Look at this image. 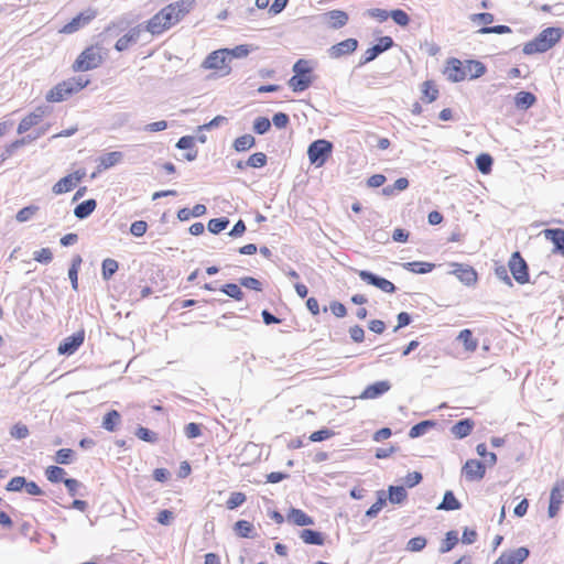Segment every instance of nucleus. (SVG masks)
Listing matches in <instances>:
<instances>
[{"label": "nucleus", "mask_w": 564, "mask_h": 564, "mask_svg": "<svg viewBox=\"0 0 564 564\" xmlns=\"http://www.w3.org/2000/svg\"><path fill=\"white\" fill-rule=\"evenodd\" d=\"M89 84V79L84 76L72 77L55 85L46 95L50 102H61L73 94L78 93Z\"/></svg>", "instance_id": "obj_1"}, {"label": "nucleus", "mask_w": 564, "mask_h": 564, "mask_svg": "<svg viewBox=\"0 0 564 564\" xmlns=\"http://www.w3.org/2000/svg\"><path fill=\"white\" fill-rule=\"evenodd\" d=\"M561 36L560 28H546L536 37L524 44L523 53L527 55L544 53L553 47L561 40Z\"/></svg>", "instance_id": "obj_2"}, {"label": "nucleus", "mask_w": 564, "mask_h": 564, "mask_svg": "<svg viewBox=\"0 0 564 564\" xmlns=\"http://www.w3.org/2000/svg\"><path fill=\"white\" fill-rule=\"evenodd\" d=\"M195 6L194 0H180L164 7L160 15L165 24L166 30L178 23Z\"/></svg>", "instance_id": "obj_3"}, {"label": "nucleus", "mask_w": 564, "mask_h": 564, "mask_svg": "<svg viewBox=\"0 0 564 564\" xmlns=\"http://www.w3.org/2000/svg\"><path fill=\"white\" fill-rule=\"evenodd\" d=\"M294 75L289 79V87L295 91H303L310 87L312 84V67L310 62L306 59H299L293 65Z\"/></svg>", "instance_id": "obj_4"}, {"label": "nucleus", "mask_w": 564, "mask_h": 564, "mask_svg": "<svg viewBox=\"0 0 564 564\" xmlns=\"http://www.w3.org/2000/svg\"><path fill=\"white\" fill-rule=\"evenodd\" d=\"M102 63L101 50L98 46H89L84 50L73 64L75 72H86L97 68Z\"/></svg>", "instance_id": "obj_5"}, {"label": "nucleus", "mask_w": 564, "mask_h": 564, "mask_svg": "<svg viewBox=\"0 0 564 564\" xmlns=\"http://www.w3.org/2000/svg\"><path fill=\"white\" fill-rule=\"evenodd\" d=\"M228 48L217 50L210 53L203 62L205 69H216L226 75L230 72Z\"/></svg>", "instance_id": "obj_6"}, {"label": "nucleus", "mask_w": 564, "mask_h": 564, "mask_svg": "<svg viewBox=\"0 0 564 564\" xmlns=\"http://www.w3.org/2000/svg\"><path fill=\"white\" fill-rule=\"evenodd\" d=\"M333 143H310L307 155L311 164L322 166L332 154Z\"/></svg>", "instance_id": "obj_7"}, {"label": "nucleus", "mask_w": 564, "mask_h": 564, "mask_svg": "<svg viewBox=\"0 0 564 564\" xmlns=\"http://www.w3.org/2000/svg\"><path fill=\"white\" fill-rule=\"evenodd\" d=\"M509 268L514 280L520 283H527L529 281V272L527 262L520 256V252L516 251L512 253Z\"/></svg>", "instance_id": "obj_8"}, {"label": "nucleus", "mask_w": 564, "mask_h": 564, "mask_svg": "<svg viewBox=\"0 0 564 564\" xmlns=\"http://www.w3.org/2000/svg\"><path fill=\"white\" fill-rule=\"evenodd\" d=\"M96 15L97 11L95 9L88 8L75 18H73L70 22L65 24L62 29V32L66 34L74 33L83 26L87 25L90 21H93L96 18Z\"/></svg>", "instance_id": "obj_9"}, {"label": "nucleus", "mask_w": 564, "mask_h": 564, "mask_svg": "<svg viewBox=\"0 0 564 564\" xmlns=\"http://www.w3.org/2000/svg\"><path fill=\"white\" fill-rule=\"evenodd\" d=\"M358 275L364 282L373 285L386 293H393L395 291V286L392 282L370 271L360 270Z\"/></svg>", "instance_id": "obj_10"}, {"label": "nucleus", "mask_w": 564, "mask_h": 564, "mask_svg": "<svg viewBox=\"0 0 564 564\" xmlns=\"http://www.w3.org/2000/svg\"><path fill=\"white\" fill-rule=\"evenodd\" d=\"M85 332L78 330L72 336L66 337L57 348L59 355L70 356L73 355L84 343Z\"/></svg>", "instance_id": "obj_11"}, {"label": "nucleus", "mask_w": 564, "mask_h": 564, "mask_svg": "<svg viewBox=\"0 0 564 564\" xmlns=\"http://www.w3.org/2000/svg\"><path fill=\"white\" fill-rule=\"evenodd\" d=\"M564 481L560 480L553 486L550 495V503L547 513L550 518H554L560 511L563 502Z\"/></svg>", "instance_id": "obj_12"}, {"label": "nucleus", "mask_w": 564, "mask_h": 564, "mask_svg": "<svg viewBox=\"0 0 564 564\" xmlns=\"http://www.w3.org/2000/svg\"><path fill=\"white\" fill-rule=\"evenodd\" d=\"M444 74L453 83H458L467 77V72L464 68V63L457 58H451L447 61Z\"/></svg>", "instance_id": "obj_13"}, {"label": "nucleus", "mask_w": 564, "mask_h": 564, "mask_svg": "<svg viewBox=\"0 0 564 564\" xmlns=\"http://www.w3.org/2000/svg\"><path fill=\"white\" fill-rule=\"evenodd\" d=\"M462 471L467 480L474 481L485 476L486 467L480 460L469 459L463 466Z\"/></svg>", "instance_id": "obj_14"}, {"label": "nucleus", "mask_w": 564, "mask_h": 564, "mask_svg": "<svg viewBox=\"0 0 564 564\" xmlns=\"http://www.w3.org/2000/svg\"><path fill=\"white\" fill-rule=\"evenodd\" d=\"M144 31L142 24H139L134 28H131L123 36L118 39L115 44V48L118 52L126 51L131 44H134L139 41L141 33Z\"/></svg>", "instance_id": "obj_15"}, {"label": "nucleus", "mask_w": 564, "mask_h": 564, "mask_svg": "<svg viewBox=\"0 0 564 564\" xmlns=\"http://www.w3.org/2000/svg\"><path fill=\"white\" fill-rule=\"evenodd\" d=\"M358 47V41L356 39L344 40L328 48V55L332 58H339L344 55H348L355 52Z\"/></svg>", "instance_id": "obj_16"}, {"label": "nucleus", "mask_w": 564, "mask_h": 564, "mask_svg": "<svg viewBox=\"0 0 564 564\" xmlns=\"http://www.w3.org/2000/svg\"><path fill=\"white\" fill-rule=\"evenodd\" d=\"M391 389V383L388 380L377 381L366 387L359 395L362 400L377 399Z\"/></svg>", "instance_id": "obj_17"}, {"label": "nucleus", "mask_w": 564, "mask_h": 564, "mask_svg": "<svg viewBox=\"0 0 564 564\" xmlns=\"http://www.w3.org/2000/svg\"><path fill=\"white\" fill-rule=\"evenodd\" d=\"M530 555L528 547L521 546L516 550L505 551L500 557L505 564H522Z\"/></svg>", "instance_id": "obj_18"}, {"label": "nucleus", "mask_w": 564, "mask_h": 564, "mask_svg": "<svg viewBox=\"0 0 564 564\" xmlns=\"http://www.w3.org/2000/svg\"><path fill=\"white\" fill-rule=\"evenodd\" d=\"M196 143H175L176 152L172 155L177 161H194L197 158Z\"/></svg>", "instance_id": "obj_19"}, {"label": "nucleus", "mask_w": 564, "mask_h": 564, "mask_svg": "<svg viewBox=\"0 0 564 564\" xmlns=\"http://www.w3.org/2000/svg\"><path fill=\"white\" fill-rule=\"evenodd\" d=\"M325 20L330 29L337 30L348 22V14L341 10H332L324 14Z\"/></svg>", "instance_id": "obj_20"}, {"label": "nucleus", "mask_w": 564, "mask_h": 564, "mask_svg": "<svg viewBox=\"0 0 564 564\" xmlns=\"http://www.w3.org/2000/svg\"><path fill=\"white\" fill-rule=\"evenodd\" d=\"M286 520L295 525H299V527H305V525H313L314 524V520L312 517H310L308 514H306L304 511H302L301 509H296V508H291L288 516H286Z\"/></svg>", "instance_id": "obj_21"}, {"label": "nucleus", "mask_w": 564, "mask_h": 564, "mask_svg": "<svg viewBox=\"0 0 564 564\" xmlns=\"http://www.w3.org/2000/svg\"><path fill=\"white\" fill-rule=\"evenodd\" d=\"M456 269L453 273L466 285H471L477 280L476 271L469 267L464 264H455Z\"/></svg>", "instance_id": "obj_22"}, {"label": "nucleus", "mask_w": 564, "mask_h": 564, "mask_svg": "<svg viewBox=\"0 0 564 564\" xmlns=\"http://www.w3.org/2000/svg\"><path fill=\"white\" fill-rule=\"evenodd\" d=\"M544 236L546 239L551 240L554 245V251L564 254V229L555 228V229H545Z\"/></svg>", "instance_id": "obj_23"}, {"label": "nucleus", "mask_w": 564, "mask_h": 564, "mask_svg": "<svg viewBox=\"0 0 564 564\" xmlns=\"http://www.w3.org/2000/svg\"><path fill=\"white\" fill-rule=\"evenodd\" d=\"M474 427V422L469 419H464L454 424L451 429L452 434L457 438L468 436Z\"/></svg>", "instance_id": "obj_24"}, {"label": "nucleus", "mask_w": 564, "mask_h": 564, "mask_svg": "<svg viewBox=\"0 0 564 564\" xmlns=\"http://www.w3.org/2000/svg\"><path fill=\"white\" fill-rule=\"evenodd\" d=\"M122 159H123L122 152L113 151V152L106 153L99 158L98 169H99V171L110 169V167L115 166L116 164L120 163L122 161Z\"/></svg>", "instance_id": "obj_25"}, {"label": "nucleus", "mask_w": 564, "mask_h": 564, "mask_svg": "<svg viewBox=\"0 0 564 564\" xmlns=\"http://www.w3.org/2000/svg\"><path fill=\"white\" fill-rule=\"evenodd\" d=\"M42 115L43 111L39 110L24 117L19 123L18 133L22 134L29 131L33 126L37 124L41 121Z\"/></svg>", "instance_id": "obj_26"}, {"label": "nucleus", "mask_w": 564, "mask_h": 564, "mask_svg": "<svg viewBox=\"0 0 564 564\" xmlns=\"http://www.w3.org/2000/svg\"><path fill=\"white\" fill-rule=\"evenodd\" d=\"M536 101L535 96L530 91H519L514 97V105L518 109L527 110Z\"/></svg>", "instance_id": "obj_27"}, {"label": "nucleus", "mask_w": 564, "mask_h": 564, "mask_svg": "<svg viewBox=\"0 0 564 564\" xmlns=\"http://www.w3.org/2000/svg\"><path fill=\"white\" fill-rule=\"evenodd\" d=\"M462 503L456 499L453 491L447 490L444 494L442 502L437 506V510L454 511L459 510Z\"/></svg>", "instance_id": "obj_28"}, {"label": "nucleus", "mask_w": 564, "mask_h": 564, "mask_svg": "<svg viewBox=\"0 0 564 564\" xmlns=\"http://www.w3.org/2000/svg\"><path fill=\"white\" fill-rule=\"evenodd\" d=\"M96 206L97 203L93 198L84 200L75 207L74 215L78 219H85L96 209Z\"/></svg>", "instance_id": "obj_29"}, {"label": "nucleus", "mask_w": 564, "mask_h": 564, "mask_svg": "<svg viewBox=\"0 0 564 564\" xmlns=\"http://www.w3.org/2000/svg\"><path fill=\"white\" fill-rule=\"evenodd\" d=\"M121 422V415L117 410H111L106 413L102 419L101 426L109 432H115Z\"/></svg>", "instance_id": "obj_30"}, {"label": "nucleus", "mask_w": 564, "mask_h": 564, "mask_svg": "<svg viewBox=\"0 0 564 564\" xmlns=\"http://www.w3.org/2000/svg\"><path fill=\"white\" fill-rule=\"evenodd\" d=\"M464 68L470 79L478 78L486 73V66L479 61H466L464 63Z\"/></svg>", "instance_id": "obj_31"}, {"label": "nucleus", "mask_w": 564, "mask_h": 564, "mask_svg": "<svg viewBox=\"0 0 564 564\" xmlns=\"http://www.w3.org/2000/svg\"><path fill=\"white\" fill-rule=\"evenodd\" d=\"M300 538L306 544H312V545H323L324 544L323 534L315 530L303 529L300 532Z\"/></svg>", "instance_id": "obj_32"}, {"label": "nucleus", "mask_w": 564, "mask_h": 564, "mask_svg": "<svg viewBox=\"0 0 564 564\" xmlns=\"http://www.w3.org/2000/svg\"><path fill=\"white\" fill-rule=\"evenodd\" d=\"M143 29L145 31L150 32L152 35H159V34L163 33L166 30V28H165V24L163 23L161 15H160V12L154 14L147 22V24Z\"/></svg>", "instance_id": "obj_33"}, {"label": "nucleus", "mask_w": 564, "mask_h": 564, "mask_svg": "<svg viewBox=\"0 0 564 564\" xmlns=\"http://www.w3.org/2000/svg\"><path fill=\"white\" fill-rule=\"evenodd\" d=\"M402 267L410 272L424 274L431 272L434 268V264L423 261H413L402 263Z\"/></svg>", "instance_id": "obj_34"}, {"label": "nucleus", "mask_w": 564, "mask_h": 564, "mask_svg": "<svg viewBox=\"0 0 564 564\" xmlns=\"http://www.w3.org/2000/svg\"><path fill=\"white\" fill-rule=\"evenodd\" d=\"M234 531L240 538H254L252 534L254 532V527L251 522L247 520H239L234 525Z\"/></svg>", "instance_id": "obj_35"}, {"label": "nucleus", "mask_w": 564, "mask_h": 564, "mask_svg": "<svg viewBox=\"0 0 564 564\" xmlns=\"http://www.w3.org/2000/svg\"><path fill=\"white\" fill-rule=\"evenodd\" d=\"M435 425H436L435 421H431V420L422 421L410 429L409 436L411 438L420 437V436L424 435L430 429L434 427Z\"/></svg>", "instance_id": "obj_36"}, {"label": "nucleus", "mask_w": 564, "mask_h": 564, "mask_svg": "<svg viewBox=\"0 0 564 564\" xmlns=\"http://www.w3.org/2000/svg\"><path fill=\"white\" fill-rule=\"evenodd\" d=\"M76 184L74 183L72 176L68 174L62 177L56 184H54L52 191L56 195H61L72 191Z\"/></svg>", "instance_id": "obj_37"}, {"label": "nucleus", "mask_w": 564, "mask_h": 564, "mask_svg": "<svg viewBox=\"0 0 564 564\" xmlns=\"http://www.w3.org/2000/svg\"><path fill=\"white\" fill-rule=\"evenodd\" d=\"M457 339L464 344L467 351H475L478 346V341L473 337V333L469 329H463Z\"/></svg>", "instance_id": "obj_38"}, {"label": "nucleus", "mask_w": 564, "mask_h": 564, "mask_svg": "<svg viewBox=\"0 0 564 564\" xmlns=\"http://www.w3.org/2000/svg\"><path fill=\"white\" fill-rule=\"evenodd\" d=\"M494 160L490 154L481 153L476 158V166L482 174H489L492 169Z\"/></svg>", "instance_id": "obj_39"}, {"label": "nucleus", "mask_w": 564, "mask_h": 564, "mask_svg": "<svg viewBox=\"0 0 564 564\" xmlns=\"http://www.w3.org/2000/svg\"><path fill=\"white\" fill-rule=\"evenodd\" d=\"M389 500L391 503L400 505L406 499V490L402 486H390L389 489Z\"/></svg>", "instance_id": "obj_40"}, {"label": "nucleus", "mask_w": 564, "mask_h": 564, "mask_svg": "<svg viewBox=\"0 0 564 564\" xmlns=\"http://www.w3.org/2000/svg\"><path fill=\"white\" fill-rule=\"evenodd\" d=\"M458 542V533L456 531H448L442 545L440 547L441 553L449 552Z\"/></svg>", "instance_id": "obj_41"}, {"label": "nucleus", "mask_w": 564, "mask_h": 564, "mask_svg": "<svg viewBox=\"0 0 564 564\" xmlns=\"http://www.w3.org/2000/svg\"><path fill=\"white\" fill-rule=\"evenodd\" d=\"M229 225V219L226 217L213 218L208 221L207 228L212 234H219L225 230Z\"/></svg>", "instance_id": "obj_42"}, {"label": "nucleus", "mask_w": 564, "mask_h": 564, "mask_svg": "<svg viewBox=\"0 0 564 564\" xmlns=\"http://www.w3.org/2000/svg\"><path fill=\"white\" fill-rule=\"evenodd\" d=\"M118 270V262L113 259H105L102 261L101 274L104 280H109Z\"/></svg>", "instance_id": "obj_43"}, {"label": "nucleus", "mask_w": 564, "mask_h": 564, "mask_svg": "<svg viewBox=\"0 0 564 564\" xmlns=\"http://www.w3.org/2000/svg\"><path fill=\"white\" fill-rule=\"evenodd\" d=\"M39 209L40 208L36 205H30V206L23 207L22 209H20L17 213L15 219L19 223H25V221L30 220L39 212Z\"/></svg>", "instance_id": "obj_44"}, {"label": "nucleus", "mask_w": 564, "mask_h": 564, "mask_svg": "<svg viewBox=\"0 0 564 564\" xmlns=\"http://www.w3.org/2000/svg\"><path fill=\"white\" fill-rule=\"evenodd\" d=\"M220 290L226 295L237 301H241L243 299V292L241 291L240 286L235 283H227Z\"/></svg>", "instance_id": "obj_45"}, {"label": "nucleus", "mask_w": 564, "mask_h": 564, "mask_svg": "<svg viewBox=\"0 0 564 564\" xmlns=\"http://www.w3.org/2000/svg\"><path fill=\"white\" fill-rule=\"evenodd\" d=\"M65 470L58 466H48L45 470V476L51 482L63 481Z\"/></svg>", "instance_id": "obj_46"}, {"label": "nucleus", "mask_w": 564, "mask_h": 564, "mask_svg": "<svg viewBox=\"0 0 564 564\" xmlns=\"http://www.w3.org/2000/svg\"><path fill=\"white\" fill-rule=\"evenodd\" d=\"M75 452L70 448H61L56 452L55 462L58 464H69L73 462Z\"/></svg>", "instance_id": "obj_47"}, {"label": "nucleus", "mask_w": 564, "mask_h": 564, "mask_svg": "<svg viewBox=\"0 0 564 564\" xmlns=\"http://www.w3.org/2000/svg\"><path fill=\"white\" fill-rule=\"evenodd\" d=\"M378 500L366 511V517L375 518L386 505V498L383 491H379Z\"/></svg>", "instance_id": "obj_48"}, {"label": "nucleus", "mask_w": 564, "mask_h": 564, "mask_svg": "<svg viewBox=\"0 0 564 564\" xmlns=\"http://www.w3.org/2000/svg\"><path fill=\"white\" fill-rule=\"evenodd\" d=\"M422 91L427 102L434 101L438 96V89L432 82L429 80L423 83Z\"/></svg>", "instance_id": "obj_49"}, {"label": "nucleus", "mask_w": 564, "mask_h": 564, "mask_svg": "<svg viewBox=\"0 0 564 564\" xmlns=\"http://www.w3.org/2000/svg\"><path fill=\"white\" fill-rule=\"evenodd\" d=\"M389 17L400 26H406L410 22L408 13L401 9H395L389 12Z\"/></svg>", "instance_id": "obj_50"}, {"label": "nucleus", "mask_w": 564, "mask_h": 564, "mask_svg": "<svg viewBox=\"0 0 564 564\" xmlns=\"http://www.w3.org/2000/svg\"><path fill=\"white\" fill-rule=\"evenodd\" d=\"M426 539L424 536H415L408 541L406 551L420 552L426 546Z\"/></svg>", "instance_id": "obj_51"}, {"label": "nucleus", "mask_w": 564, "mask_h": 564, "mask_svg": "<svg viewBox=\"0 0 564 564\" xmlns=\"http://www.w3.org/2000/svg\"><path fill=\"white\" fill-rule=\"evenodd\" d=\"M135 436L144 442L149 443H155L158 441L156 433L152 432L151 430L139 426L135 431Z\"/></svg>", "instance_id": "obj_52"}, {"label": "nucleus", "mask_w": 564, "mask_h": 564, "mask_svg": "<svg viewBox=\"0 0 564 564\" xmlns=\"http://www.w3.org/2000/svg\"><path fill=\"white\" fill-rule=\"evenodd\" d=\"M246 495L242 492H232L226 502V507L229 510H234L241 506L246 501Z\"/></svg>", "instance_id": "obj_53"}, {"label": "nucleus", "mask_w": 564, "mask_h": 564, "mask_svg": "<svg viewBox=\"0 0 564 564\" xmlns=\"http://www.w3.org/2000/svg\"><path fill=\"white\" fill-rule=\"evenodd\" d=\"M271 127V121L265 117H257L253 121V130L258 134L265 133Z\"/></svg>", "instance_id": "obj_54"}, {"label": "nucleus", "mask_w": 564, "mask_h": 564, "mask_svg": "<svg viewBox=\"0 0 564 564\" xmlns=\"http://www.w3.org/2000/svg\"><path fill=\"white\" fill-rule=\"evenodd\" d=\"M33 259L40 263L47 264L53 259V253L50 248H42L37 251H34Z\"/></svg>", "instance_id": "obj_55"}, {"label": "nucleus", "mask_w": 564, "mask_h": 564, "mask_svg": "<svg viewBox=\"0 0 564 564\" xmlns=\"http://www.w3.org/2000/svg\"><path fill=\"white\" fill-rule=\"evenodd\" d=\"M267 163V155L262 152L254 153L246 161V165L251 167H262Z\"/></svg>", "instance_id": "obj_56"}, {"label": "nucleus", "mask_w": 564, "mask_h": 564, "mask_svg": "<svg viewBox=\"0 0 564 564\" xmlns=\"http://www.w3.org/2000/svg\"><path fill=\"white\" fill-rule=\"evenodd\" d=\"M381 54V48L377 45H373L371 47H369L362 58L360 59L359 62V65H365L367 63H370L371 61H373L375 58H377L379 55Z\"/></svg>", "instance_id": "obj_57"}, {"label": "nucleus", "mask_w": 564, "mask_h": 564, "mask_svg": "<svg viewBox=\"0 0 564 564\" xmlns=\"http://www.w3.org/2000/svg\"><path fill=\"white\" fill-rule=\"evenodd\" d=\"M510 32H511V29L508 25H495V26L486 25L478 30V33H480V34H491V33L506 34V33H510Z\"/></svg>", "instance_id": "obj_58"}, {"label": "nucleus", "mask_w": 564, "mask_h": 564, "mask_svg": "<svg viewBox=\"0 0 564 564\" xmlns=\"http://www.w3.org/2000/svg\"><path fill=\"white\" fill-rule=\"evenodd\" d=\"M10 435L17 440L25 438L29 435V429L25 424L17 423L12 426Z\"/></svg>", "instance_id": "obj_59"}, {"label": "nucleus", "mask_w": 564, "mask_h": 564, "mask_svg": "<svg viewBox=\"0 0 564 564\" xmlns=\"http://www.w3.org/2000/svg\"><path fill=\"white\" fill-rule=\"evenodd\" d=\"M476 452L479 456L485 457L489 465H495L497 462V456L495 453H489L487 451V446L484 443H480L476 447Z\"/></svg>", "instance_id": "obj_60"}, {"label": "nucleus", "mask_w": 564, "mask_h": 564, "mask_svg": "<svg viewBox=\"0 0 564 564\" xmlns=\"http://www.w3.org/2000/svg\"><path fill=\"white\" fill-rule=\"evenodd\" d=\"M334 434L335 433L332 430L322 429L316 432H313L308 438L311 442H322V441L330 438L332 436H334Z\"/></svg>", "instance_id": "obj_61"}, {"label": "nucleus", "mask_w": 564, "mask_h": 564, "mask_svg": "<svg viewBox=\"0 0 564 564\" xmlns=\"http://www.w3.org/2000/svg\"><path fill=\"white\" fill-rule=\"evenodd\" d=\"M228 52H229V62H231L232 58H242V57H246L249 53H250V50L248 47V45H238L234 48H228Z\"/></svg>", "instance_id": "obj_62"}, {"label": "nucleus", "mask_w": 564, "mask_h": 564, "mask_svg": "<svg viewBox=\"0 0 564 564\" xmlns=\"http://www.w3.org/2000/svg\"><path fill=\"white\" fill-rule=\"evenodd\" d=\"M26 485L25 477L17 476L13 477L7 485L8 491H20L22 488H24Z\"/></svg>", "instance_id": "obj_63"}, {"label": "nucleus", "mask_w": 564, "mask_h": 564, "mask_svg": "<svg viewBox=\"0 0 564 564\" xmlns=\"http://www.w3.org/2000/svg\"><path fill=\"white\" fill-rule=\"evenodd\" d=\"M147 229H148V224L145 221L137 220L131 224L130 232L134 237H142L147 232Z\"/></svg>", "instance_id": "obj_64"}]
</instances>
